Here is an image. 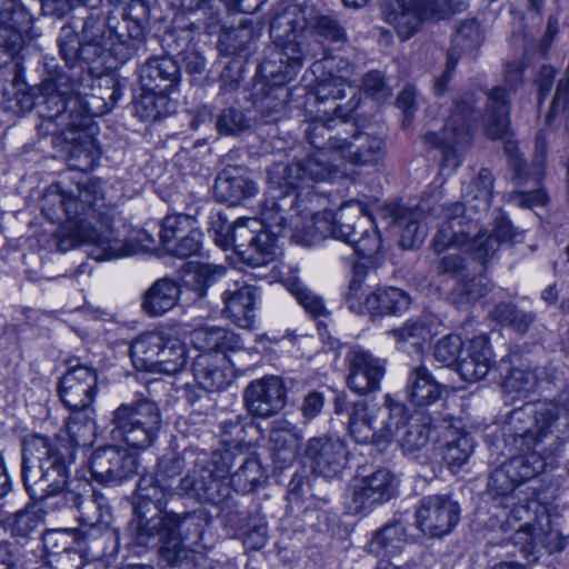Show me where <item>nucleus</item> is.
<instances>
[{
    "instance_id": "f257e3e1",
    "label": "nucleus",
    "mask_w": 569,
    "mask_h": 569,
    "mask_svg": "<svg viewBox=\"0 0 569 569\" xmlns=\"http://www.w3.org/2000/svg\"><path fill=\"white\" fill-rule=\"evenodd\" d=\"M159 480L142 475L134 496V519L128 530L138 546L159 547L160 557L177 569H196L198 556L203 553V529L199 517L174 513L162 515Z\"/></svg>"
},
{
    "instance_id": "f03ea898",
    "label": "nucleus",
    "mask_w": 569,
    "mask_h": 569,
    "mask_svg": "<svg viewBox=\"0 0 569 569\" xmlns=\"http://www.w3.org/2000/svg\"><path fill=\"white\" fill-rule=\"evenodd\" d=\"M276 49L260 68L272 79L286 82L297 74L307 59L323 52L319 40L342 42L343 27L332 17L321 13L315 0H299L273 16L269 29Z\"/></svg>"
},
{
    "instance_id": "7ed1b4c3",
    "label": "nucleus",
    "mask_w": 569,
    "mask_h": 569,
    "mask_svg": "<svg viewBox=\"0 0 569 569\" xmlns=\"http://www.w3.org/2000/svg\"><path fill=\"white\" fill-rule=\"evenodd\" d=\"M347 127L343 116L317 117L308 122L306 138L316 150L289 164L274 163L268 170L269 192L278 198L296 189H310L313 183L331 180L340 168L338 146L349 134Z\"/></svg>"
},
{
    "instance_id": "20e7f679",
    "label": "nucleus",
    "mask_w": 569,
    "mask_h": 569,
    "mask_svg": "<svg viewBox=\"0 0 569 569\" xmlns=\"http://www.w3.org/2000/svg\"><path fill=\"white\" fill-rule=\"evenodd\" d=\"M463 213L465 207L461 203L440 206L441 222L432 240L436 252L457 248L486 266L502 242L513 241L517 237L511 222L503 217L498 218L492 231L488 232L479 226L478 219Z\"/></svg>"
},
{
    "instance_id": "39448f33",
    "label": "nucleus",
    "mask_w": 569,
    "mask_h": 569,
    "mask_svg": "<svg viewBox=\"0 0 569 569\" xmlns=\"http://www.w3.org/2000/svg\"><path fill=\"white\" fill-rule=\"evenodd\" d=\"M509 425L515 436L527 446V450L537 453L539 459H548L562 447L555 429L569 427V391H562L553 400L527 403L513 409Z\"/></svg>"
},
{
    "instance_id": "423d86ee",
    "label": "nucleus",
    "mask_w": 569,
    "mask_h": 569,
    "mask_svg": "<svg viewBox=\"0 0 569 569\" xmlns=\"http://www.w3.org/2000/svg\"><path fill=\"white\" fill-rule=\"evenodd\" d=\"M39 114L56 126L52 132L64 134L89 126L88 114H99L106 110H93V101H82L74 90L70 77L58 72L46 79L37 98ZM109 109H107L108 111Z\"/></svg>"
},
{
    "instance_id": "0eeeda50",
    "label": "nucleus",
    "mask_w": 569,
    "mask_h": 569,
    "mask_svg": "<svg viewBox=\"0 0 569 569\" xmlns=\"http://www.w3.org/2000/svg\"><path fill=\"white\" fill-rule=\"evenodd\" d=\"M59 206L67 217L68 226L91 224L98 231L114 229L111 206L106 202L104 193L98 181L90 180L76 191H61L59 186H51L43 197V211H52V219H60L54 211Z\"/></svg>"
},
{
    "instance_id": "6e6552de",
    "label": "nucleus",
    "mask_w": 569,
    "mask_h": 569,
    "mask_svg": "<svg viewBox=\"0 0 569 569\" xmlns=\"http://www.w3.org/2000/svg\"><path fill=\"white\" fill-rule=\"evenodd\" d=\"M152 242L143 231L137 233L136 240H124L116 229L98 231L91 224L76 223L63 226L58 233L57 247L66 252L78 244H89V256L97 261L119 259L139 253L146 250Z\"/></svg>"
},
{
    "instance_id": "1a4fd4ad",
    "label": "nucleus",
    "mask_w": 569,
    "mask_h": 569,
    "mask_svg": "<svg viewBox=\"0 0 569 569\" xmlns=\"http://www.w3.org/2000/svg\"><path fill=\"white\" fill-rule=\"evenodd\" d=\"M133 366L151 373L174 376L188 363V348L179 338L159 331H149L136 338L130 346Z\"/></svg>"
},
{
    "instance_id": "9d476101",
    "label": "nucleus",
    "mask_w": 569,
    "mask_h": 569,
    "mask_svg": "<svg viewBox=\"0 0 569 569\" xmlns=\"http://www.w3.org/2000/svg\"><path fill=\"white\" fill-rule=\"evenodd\" d=\"M533 468V465H499L491 473L488 483L495 508L508 510L505 512V523L511 526L526 517H529L531 507L537 505L535 499L527 496L521 498L519 490L521 482L533 479L542 469Z\"/></svg>"
},
{
    "instance_id": "9b49d317",
    "label": "nucleus",
    "mask_w": 569,
    "mask_h": 569,
    "mask_svg": "<svg viewBox=\"0 0 569 569\" xmlns=\"http://www.w3.org/2000/svg\"><path fill=\"white\" fill-rule=\"evenodd\" d=\"M110 435L134 449H147L158 436L161 416L158 406L149 399L120 405L112 412Z\"/></svg>"
},
{
    "instance_id": "f8f14e48",
    "label": "nucleus",
    "mask_w": 569,
    "mask_h": 569,
    "mask_svg": "<svg viewBox=\"0 0 569 569\" xmlns=\"http://www.w3.org/2000/svg\"><path fill=\"white\" fill-rule=\"evenodd\" d=\"M473 96L466 94L455 103L452 112L441 133L427 132L423 142L441 149L446 167L457 168L461 162V152L470 146L473 123Z\"/></svg>"
},
{
    "instance_id": "ddd939ff",
    "label": "nucleus",
    "mask_w": 569,
    "mask_h": 569,
    "mask_svg": "<svg viewBox=\"0 0 569 569\" xmlns=\"http://www.w3.org/2000/svg\"><path fill=\"white\" fill-rule=\"evenodd\" d=\"M399 478L386 467H359L351 485V496L346 502L350 515H366L373 508L397 496Z\"/></svg>"
},
{
    "instance_id": "4468645a",
    "label": "nucleus",
    "mask_w": 569,
    "mask_h": 569,
    "mask_svg": "<svg viewBox=\"0 0 569 569\" xmlns=\"http://www.w3.org/2000/svg\"><path fill=\"white\" fill-rule=\"evenodd\" d=\"M217 244L224 250L232 246L242 261L252 267L268 264L276 257L274 241L254 218L238 219L230 230V238H217Z\"/></svg>"
},
{
    "instance_id": "2eb2a0df",
    "label": "nucleus",
    "mask_w": 569,
    "mask_h": 569,
    "mask_svg": "<svg viewBox=\"0 0 569 569\" xmlns=\"http://www.w3.org/2000/svg\"><path fill=\"white\" fill-rule=\"evenodd\" d=\"M460 519V506L449 495L422 498L416 510L417 527L423 535L442 537L452 531Z\"/></svg>"
},
{
    "instance_id": "dca6fc26",
    "label": "nucleus",
    "mask_w": 569,
    "mask_h": 569,
    "mask_svg": "<svg viewBox=\"0 0 569 569\" xmlns=\"http://www.w3.org/2000/svg\"><path fill=\"white\" fill-rule=\"evenodd\" d=\"M331 64L332 60L326 59L325 67L329 69V76L317 81L313 92L315 102L319 107L323 106L322 112L325 114L332 110L336 116H343L346 119L349 112L357 107V102H353L352 98L346 107L337 103L338 100L348 96V91L353 96L356 94V89L348 77L349 63L340 60L339 72H343L341 74H333ZM318 111L320 112L321 109L319 108Z\"/></svg>"
},
{
    "instance_id": "f3484780",
    "label": "nucleus",
    "mask_w": 569,
    "mask_h": 569,
    "mask_svg": "<svg viewBox=\"0 0 569 569\" xmlns=\"http://www.w3.org/2000/svg\"><path fill=\"white\" fill-rule=\"evenodd\" d=\"M260 299V288L242 276L223 291V312L238 327L249 329L253 326Z\"/></svg>"
},
{
    "instance_id": "a211bd4d",
    "label": "nucleus",
    "mask_w": 569,
    "mask_h": 569,
    "mask_svg": "<svg viewBox=\"0 0 569 569\" xmlns=\"http://www.w3.org/2000/svg\"><path fill=\"white\" fill-rule=\"evenodd\" d=\"M248 411L260 418L278 413L286 403V388L279 377L270 376L254 380L244 390Z\"/></svg>"
},
{
    "instance_id": "6ab92c4d",
    "label": "nucleus",
    "mask_w": 569,
    "mask_h": 569,
    "mask_svg": "<svg viewBox=\"0 0 569 569\" xmlns=\"http://www.w3.org/2000/svg\"><path fill=\"white\" fill-rule=\"evenodd\" d=\"M349 362L348 386L358 395L379 390L386 373V362L367 350L352 349L347 356Z\"/></svg>"
},
{
    "instance_id": "aec40b11",
    "label": "nucleus",
    "mask_w": 569,
    "mask_h": 569,
    "mask_svg": "<svg viewBox=\"0 0 569 569\" xmlns=\"http://www.w3.org/2000/svg\"><path fill=\"white\" fill-rule=\"evenodd\" d=\"M97 371L87 366L71 367L61 378L59 395L68 409L91 406L97 395Z\"/></svg>"
},
{
    "instance_id": "412c9836",
    "label": "nucleus",
    "mask_w": 569,
    "mask_h": 569,
    "mask_svg": "<svg viewBox=\"0 0 569 569\" xmlns=\"http://www.w3.org/2000/svg\"><path fill=\"white\" fill-rule=\"evenodd\" d=\"M22 479L32 499L44 500L63 491L67 465H22Z\"/></svg>"
},
{
    "instance_id": "4be33fe9",
    "label": "nucleus",
    "mask_w": 569,
    "mask_h": 569,
    "mask_svg": "<svg viewBox=\"0 0 569 569\" xmlns=\"http://www.w3.org/2000/svg\"><path fill=\"white\" fill-rule=\"evenodd\" d=\"M232 366L226 352H201L192 362V373L200 388L216 392L231 382Z\"/></svg>"
},
{
    "instance_id": "5701e85b",
    "label": "nucleus",
    "mask_w": 569,
    "mask_h": 569,
    "mask_svg": "<svg viewBox=\"0 0 569 569\" xmlns=\"http://www.w3.org/2000/svg\"><path fill=\"white\" fill-rule=\"evenodd\" d=\"M244 425L239 416L221 425L220 447L213 451L212 462H228L240 459L241 462H258L260 457L250 443H242Z\"/></svg>"
},
{
    "instance_id": "b1692460",
    "label": "nucleus",
    "mask_w": 569,
    "mask_h": 569,
    "mask_svg": "<svg viewBox=\"0 0 569 569\" xmlns=\"http://www.w3.org/2000/svg\"><path fill=\"white\" fill-rule=\"evenodd\" d=\"M299 190L300 189H296L295 191H290L288 193V196L291 193L295 194V199L291 201V204H295L297 207V211L301 214L308 216L311 213V220L310 224L306 226L302 230H299L298 222H296L292 239L297 243L309 247L312 246L317 240H321L327 237L335 238L337 213L335 214L330 210L313 212L312 209L303 206V200ZM270 194L272 193L270 192ZM271 197L276 199L273 196ZM283 196H281V198ZM284 197H287V194ZM277 199H280V197Z\"/></svg>"
},
{
    "instance_id": "393cba45",
    "label": "nucleus",
    "mask_w": 569,
    "mask_h": 569,
    "mask_svg": "<svg viewBox=\"0 0 569 569\" xmlns=\"http://www.w3.org/2000/svg\"><path fill=\"white\" fill-rule=\"evenodd\" d=\"M385 156L383 140L367 132L346 134L338 146V161L353 166L376 164Z\"/></svg>"
},
{
    "instance_id": "a878e982",
    "label": "nucleus",
    "mask_w": 569,
    "mask_h": 569,
    "mask_svg": "<svg viewBox=\"0 0 569 569\" xmlns=\"http://www.w3.org/2000/svg\"><path fill=\"white\" fill-rule=\"evenodd\" d=\"M74 459V446L60 435L53 440L41 435H29L22 439V462H72Z\"/></svg>"
},
{
    "instance_id": "bb28decb",
    "label": "nucleus",
    "mask_w": 569,
    "mask_h": 569,
    "mask_svg": "<svg viewBox=\"0 0 569 569\" xmlns=\"http://www.w3.org/2000/svg\"><path fill=\"white\" fill-rule=\"evenodd\" d=\"M495 363L489 339L486 335L472 338L463 348L458 372L468 382L483 379Z\"/></svg>"
},
{
    "instance_id": "cd10ccee",
    "label": "nucleus",
    "mask_w": 569,
    "mask_h": 569,
    "mask_svg": "<svg viewBox=\"0 0 569 569\" xmlns=\"http://www.w3.org/2000/svg\"><path fill=\"white\" fill-rule=\"evenodd\" d=\"M552 369L543 368H512L503 382V389L508 393L527 396L536 390L548 391L555 382Z\"/></svg>"
},
{
    "instance_id": "c85d7f7f",
    "label": "nucleus",
    "mask_w": 569,
    "mask_h": 569,
    "mask_svg": "<svg viewBox=\"0 0 569 569\" xmlns=\"http://www.w3.org/2000/svg\"><path fill=\"white\" fill-rule=\"evenodd\" d=\"M142 90L169 92L179 80V67L168 57H154L141 66L139 72Z\"/></svg>"
},
{
    "instance_id": "c756f323",
    "label": "nucleus",
    "mask_w": 569,
    "mask_h": 569,
    "mask_svg": "<svg viewBox=\"0 0 569 569\" xmlns=\"http://www.w3.org/2000/svg\"><path fill=\"white\" fill-rule=\"evenodd\" d=\"M256 192V183L237 168L224 169L214 181L216 198L229 206H236Z\"/></svg>"
},
{
    "instance_id": "7c9ffc66",
    "label": "nucleus",
    "mask_w": 569,
    "mask_h": 569,
    "mask_svg": "<svg viewBox=\"0 0 569 569\" xmlns=\"http://www.w3.org/2000/svg\"><path fill=\"white\" fill-rule=\"evenodd\" d=\"M382 19L392 26L402 40L412 37L420 28L422 17L413 6V0H386L381 8Z\"/></svg>"
},
{
    "instance_id": "2f4dec72",
    "label": "nucleus",
    "mask_w": 569,
    "mask_h": 569,
    "mask_svg": "<svg viewBox=\"0 0 569 569\" xmlns=\"http://www.w3.org/2000/svg\"><path fill=\"white\" fill-rule=\"evenodd\" d=\"M446 421H438L426 411H415L408 416L397 441L405 450L412 451L425 447L432 433L442 428Z\"/></svg>"
},
{
    "instance_id": "473e14b6",
    "label": "nucleus",
    "mask_w": 569,
    "mask_h": 569,
    "mask_svg": "<svg viewBox=\"0 0 569 569\" xmlns=\"http://www.w3.org/2000/svg\"><path fill=\"white\" fill-rule=\"evenodd\" d=\"M482 121L489 138L500 139L507 133L509 128V92L507 89L495 87L488 92Z\"/></svg>"
},
{
    "instance_id": "72a5a7b5",
    "label": "nucleus",
    "mask_w": 569,
    "mask_h": 569,
    "mask_svg": "<svg viewBox=\"0 0 569 569\" xmlns=\"http://www.w3.org/2000/svg\"><path fill=\"white\" fill-rule=\"evenodd\" d=\"M180 287L171 278H161L146 291L142 301L143 310L151 317H160L178 303Z\"/></svg>"
},
{
    "instance_id": "f704fd0d",
    "label": "nucleus",
    "mask_w": 569,
    "mask_h": 569,
    "mask_svg": "<svg viewBox=\"0 0 569 569\" xmlns=\"http://www.w3.org/2000/svg\"><path fill=\"white\" fill-rule=\"evenodd\" d=\"M407 399L415 406L423 407L436 402L441 395L440 385L423 366L411 370L407 381Z\"/></svg>"
},
{
    "instance_id": "c9c22d12",
    "label": "nucleus",
    "mask_w": 569,
    "mask_h": 569,
    "mask_svg": "<svg viewBox=\"0 0 569 569\" xmlns=\"http://www.w3.org/2000/svg\"><path fill=\"white\" fill-rule=\"evenodd\" d=\"M191 341L202 352H226L241 349L239 337L220 327H200L191 332Z\"/></svg>"
},
{
    "instance_id": "e433bc0d",
    "label": "nucleus",
    "mask_w": 569,
    "mask_h": 569,
    "mask_svg": "<svg viewBox=\"0 0 569 569\" xmlns=\"http://www.w3.org/2000/svg\"><path fill=\"white\" fill-rule=\"evenodd\" d=\"M69 410L68 431L60 436L68 439L76 451L78 447L89 445L96 436V410L92 406Z\"/></svg>"
},
{
    "instance_id": "4c0bfd02",
    "label": "nucleus",
    "mask_w": 569,
    "mask_h": 569,
    "mask_svg": "<svg viewBox=\"0 0 569 569\" xmlns=\"http://www.w3.org/2000/svg\"><path fill=\"white\" fill-rule=\"evenodd\" d=\"M493 190V177L489 169L482 168L478 176L472 179L467 186L463 199L465 202H460L465 207V216L467 211H473L475 213H481L489 210L492 199Z\"/></svg>"
},
{
    "instance_id": "58836bf2",
    "label": "nucleus",
    "mask_w": 569,
    "mask_h": 569,
    "mask_svg": "<svg viewBox=\"0 0 569 569\" xmlns=\"http://www.w3.org/2000/svg\"><path fill=\"white\" fill-rule=\"evenodd\" d=\"M407 542L405 525L395 520L376 531L368 543V550L376 556H391L400 551Z\"/></svg>"
},
{
    "instance_id": "ea45409f",
    "label": "nucleus",
    "mask_w": 569,
    "mask_h": 569,
    "mask_svg": "<svg viewBox=\"0 0 569 569\" xmlns=\"http://www.w3.org/2000/svg\"><path fill=\"white\" fill-rule=\"evenodd\" d=\"M74 503L79 510V519L82 525L90 528H107L111 518L108 499L93 492L88 497H74Z\"/></svg>"
},
{
    "instance_id": "a19ab883",
    "label": "nucleus",
    "mask_w": 569,
    "mask_h": 569,
    "mask_svg": "<svg viewBox=\"0 0 569 569\" xmlns=\"http://www.w3.org/2000/svg\"><path fill=\"white\" fill-rule=\"evenodd\" d=\"M376 415L362 401L352 405L349 418L350 436L359 443L378 440Z\"/></svg>"
},
{
    "instance_id": "79ce46f5",
    "label": "nucleus",
    "mask_w": 569,
    "mask_h": 569,
    "mask_svg": "<svg viewBox=\"0 0 569 569\" xmlns=\"http://www.w3.org/2000/svg\"><path fill=\"white\" fill-rule=\"evenodd\" d=\"M136 113L143 120H157L171 113L174 102L168 98V92L160 90H143L136 101Z\"/></svg>"
},
{
    "instance_id": "37998d69",
    "label": "nucleus",
    "mask_w": 569,
    "mask_h": 569,
    "mask_svg": "<svg viewBox=\"0 0 569 569\" xmlns=\"http://www.w3.org/2000/svg\"><path fill=\"white\" fill-rule=\"evenodd\" d=\"M73 535L69 530H50L43 535V545L53 561L63 562L67 558L76 561L74 569L83 566L82 556L72 548Z\"/></svg>"
},
{
    "instance_id": "c03bdc74",
    "label": "nucleus",
    "mask_w": 569,
    "mask_h": 569,
    "mask_svg": "<svg viewBox=\"0 0 569 569\" xmlns=\"http://www.w3.org/2000/svg\"><path fill=\"white\" fill-rule=\"evenodd\" d=\"M303 457L315 462L320 460L338 462L341 459H349L346 446L341 440H331L326 437L310 439L306 446Z\"/></svg>"
},
{
    "instance_id": "a18cd8bd",
    "label": "nucleus",
    "mask_w": 569,
    "mask_h": 569,
    "mask_svg": "<svg viewBox=\"0 0 569 569\" xmlns=\"http://www.w3.org/2000/svg\"><path fill=\"white\" fill-rule=\"evenodd\" d=\"M370 303L375 305V316L400 315L409 308L411 299L406 291L388 287L377 289L376 298L369 300Z\"/></svg>"
},
{
    "instance_id": "49530a36",
    "label": "nucleus",
    "mask_w": 569,
    "mask_h": 569,
    "mask_svg": "<svg viewBox=\"0 0 569 569\" xmlns=\"http://www.w3.org/2000/svg\"><path fill=\"white\" fill-rule=\"evenodd\" d=\"M422 209L415 208L402 212L397 222L402 227L400 244L405 249L420 246L428 234L427 222H421Z\"/></svg>"
},
{
    "instance_id": "de8ad7c7",
    "label": "nucleus",
    "mask_w": 569,
    "mask_h": 569,
    "mask_svg": "<svg viewBox=\"0 0 569 569\" xmlns=\"http://www.w3.org/2000/svg\"><path fill=\"white\" fill-rule=\"evenodd\" d=\"M385 406L386 408L380 409L379 412L386 415L387 420H383L382 426L378 428V440H397L408 417L407 409L401 402L393 400L390 395L385 396Z\"/></svg>"
},
{
    "instance_id": "09e8293b",
    "label": "nucleus",
    "mask_w": 569,
    "mask_h": 569,
    "mask_svg": "<svg viewBox=\"0 0 569 569\" xmlns=\"http://www.w3.org/2000/svg\"><path fill=\"white\" fill-rule=\"evenodd\" d=\"M553 533H545L541 528L529 522L521 526L513 536L516 545H521V551L526 556H533L539 546L548 548L550 551L561 550L563 548L561 541L556 547L550 546Z\"/></svg>"
},
{
    "instance_id": "8fccbe9b",
    "label": "nucleus",
    "mask_w": 569,
    "mask_h": 569,
    "mask_svg": "<svg viewBox=\"0 0 569 569\" xmlns=\"http://www.w3.org/2000/svg\"><path fill=\"white\" fill-rule=\"evenodd\" d=\"M481 42L482 32L479 23L476 20H466L452 37V44L448 53H453V57L459 59L461 54L477 50Z\"/></svg>"
},
{
    "instance_id": "3c124183",
    "label": "nucleus",
    "mask_w": 569,
    "mask_h": 569,
    "mask_svg": "<svg viewBox=\"0 0 569 569\" xmlns=\"http://www.w3.org/2000/svg\"><path fill=\"white\" fill-rule=\"evenodd\" d=\"M286 283L290 293L311 317L318 318L328 315L322 297L311 291L301 280L292 277L287 279Z\"/></svg>"
},
{
    "instance_id": "603ef678",
    "label": "nucleus",
    "mask_w": 569,
    "mask_h": 569,
    "mask_svg": "<svg viewBox=\"0 0 569 569\" xmlns=\"http://www.w3.org/2000/svg\"><path fill=\"white\" fill-rule=\"evenodd\" d=\"M443 427L448 429L447 438H451L448 439L445 447V462H466L475 449L472 438L466 432L450 430V425Z\"/></svg>"
},
{
    "instance_id": "864d4df0",
    "label": "nucleus",
    "mask_w": 569,
    "mask_h": 569,
    "mask_svg": "<svg viewBox=\"0 0 569 569\" xmlns=\"http://www.w3.org/2000/svg\"><path fill=\"white\" fill-rule=\"evenodd\" d=\"M488 291L485 278H462L450 293V299L458 306L470 305L482 298Z\"/></svg>"
},
{
    "instance_id": "5fc2aeb1",
    "label": "nucleus",
    "mask_w": 569,
    "mask_h": 569,
    "mask_svg": "<svg viewBox=\"0 0 569 569\" xmlns=\"http://www.w3.org/2000/svg\"><path fill=\"white\" fill-rule=\"evenodd\" d=\"M372 298H376V291L367 292L362 278L355 277L351 279L346 293V303L352 312L375 316V305H369V300Z\"/></svg>"
},
{
    "instance_id": "6e6d98bb",
    "label": "nucleus",
    "mask_w": 569,
    "mask_h": 569,
    "mask_svg": "<svg viewBox=\"0 0 569 569\" xmlns=\"http://www.w3.org/2000/svg\"><path fill=\"white\" fill-rule=\"evenodd\" d=\"M492 315L500 323L509 326L521 333L526 332L535 320V316L531 312L519 310L511 303L498 305Z\"/></svg>"
},
{
    "instance_id": "4d7b16f0",
    "label": "nucleus",
    "mask_w": 569,
    "mask_h": 569,
    "mask_svg": "<svg viewBox=\"0 0 569 569\" xmlns=\"http://www.w3.org/2000/svg\"><path fill=\"white\" fill-rule=\"evenodd\" d=\"M463 351V342L457 335H448L437 341L433 348L436 361L445 367H457Z\"/></svg>"
},
{
    "instance_id": "13d9d810",
    "label": "nucleus",
    "mask_w": 569,
    "mask_h": 569,
    "mask_svg": "<svg viewBox=\"0 0 569 569\" xmlns=\"http://www.w3.org/2000/svg\"><path fill=\"white\" fill-rule=\"evenodd\" d=\"M194 228V220L186 214L167 216L161 224L160 238L167 248Z\"/></svg>"
},
{
    "instance_id": "bf43d9fd",
    "label": "nucleus",
    "mask_w": 569,
    "mask_h": 569,
    "mask_svg": "<svg viewBox=\"0 0 569 569\" xmlns=\"http://www.w3.org/2000/svg\"><path fill=\"white\" fill-rule=\"evenodd\" d=\"M92 477L103 485L116 486L128 480L136 473L137 465H113L103 469L107 465H89Z\"/></svg>"
},
{
    "instance_id": "052dcab7",
    "label": "nucleus",
    "mask_w": 569,
    "mask_h": 569,
    "mask_svg": "<svg viewBox=\"0 0 569 569\" xmlns=\"http://www.w3.org/2000/svg\"><path fill=\"white\" fill-rule=\"evenodd\" d=\"M422 20H445L457 13L450 0H413Z\"/></svg>"
},
{
    "instance_id": "680f3d73",
    "label": "nucleus",
    "mask_w": 569,
    "mask_h": 569,
    "mask_svg": "<svg viewBox=\"0 0 569 569\" xmlns=\"http://www.w3.org/2000/svg\"><path fill=\"white\" fill-rule=\"evenodd\" d=\"M42 520L41 509L26 508L13 513L10 526L14 535L24 537L36 530Z\"/></svg>"
},
{
    "instance_id": "e2e57ef3",
    "label": "nucleus",
    "mask_w": 569,
    "mask_h": 569,
    "mask_svg": "<svg viewBox=\"0 0 569 569\" xmlns=\"http://www.w3.org/2000/svg\"><path fill=\"white\" fill-rule=\"evenodd\" d=\"M361 229L362 231L359 237L356 236L350 244L359 256L363 258H371L381 247L380 234L372 226L366 228L362 227Z\"/></svg>"
},
{
    "instance_id": "0e129e2a",
    "label": "nucleus",
    "mask_w": 569,
    "mask_h": 569,
    "mask_svg": "<svg viewBox=\"0 0 569 569\" xmlns=\"http://www.w3.org/2000/svg\"><path fill=\"white\" fill-rule=\"evenodd\" d=\"M216 126L220 133L233 136L248 129L249 123L241 111L228 108L221 111Z\"/></svg>"
},
{
    "instance_id": "69168bd1",
    "label": "nucleus",
    "mask_w": 569,
    "mask_h": 569,
    "mask_svg": "<svg viewBox=\"0 0 569 569\" xmlns=\"http://www.w3.org/2000/svg\"><path fill=\"white\" fill-rule=\"evenodd\" d=\"M201 232L193 228L189 232L181 237L177 242H172L167 247V250L181 259L197 254L201 248Z\"/></svg>"
},
{
    "instance_id": "338daca9",
    "label": "nucleus",
    "mask_w": 569,
    "mask_h": 569,
    "mask_svg": "<svg viewBox=\"0 0 569 569\" xmlns=\"http://www.w3.org/2000/svg\"><path fill=\"white\" fill-rule=\"evenodd\" d=\"M436 272L438 276H445L458 281L467 278L468 269L465 259L459 254H446L436 263Z\"/></svg>"
},
{
    "instance_id": "774afa93",
    "label": "nucleus",
    "mask_w": 569,
    "mask_h": 569,
    "mask_svg": "<svg viewBox=\"0 0 569 569\" xmlns=\"http://www.w3.org/2000/svg\"><path fill=\"white\" fill-rule=\"evenodd\" d=\"M348 208L349 207L341 208L337 212L335 238L350 244L352 242V239H355V237L358 236L357 228L361 229L363 227L365 220L359 219L357 222L351 223V219L347 216Z\"/></svg>"
}]
</instances>
